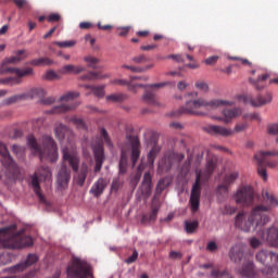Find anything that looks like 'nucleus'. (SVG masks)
<instances>
[{
    "instance_id": "nucleus-50",
    "label": "nucleus",
    "mask_w": 278,
    "mask_h": 278,
    "mask_svg": "<svg viewBox=\"0 0 278 278\" xmlns=\"http://www.w3.org/2000/svg\"><path fill=\"white\" fill-rule=\"evenodd\" d=\"M85 62L88 63L89 68H98L97 64H99V59L93 56H85Z\"/></svg>"
},
{
    "instance_id": "nucleus-5",
    "label": "nucleus",
    "mask_w": 278,
    "mask_h": 278,
    "mask_svg": "<svg viewBox=\"0 0 278 278\" xmlns=\"http://www.w3.org/2000/svg\"><path fill=\"white\" fill-rule=\"evenodd\" d=\"M0 242L4 249H25V247H31L34 239L25 235L22 230L17 233L12 232V228H0Z\"/></svg>"
},
{
    "instance_id": "nucleus-27",
    "label": "nucleus",
    "mask_w": 278,
    "mask_h": 278,
    "mask_svg": "<svg viewBox=\"0 0 278 278\" xmlns=\"http://www.w3.org/2000/svg\"><path fill=\"white\" fill-rule=\"evenodd\" d=\"M66 134H71V129L67 128L66 125L60 123L54 128V136L60 142L66 138Z\"/></svg>"
},
{
    "instance_id": "nucleus-4",
    "label": "nucleus",
    "mask_w": 278,
    "mask_h": 278,
    "mask_svg": "<svg viewBox=\"0 0 278 278\" xmlns=\"http://www.w3.org/2000/svg\"><path fill=\"white\" fill-rule=\"evenodd\" d=\"M127 142L122 147V154L119 160V175H125L127 173V166L129 164V157L132 166L138 164L140 160V139L138 136L129 135L126 137Z\"/></svg>"
},
{
    "instance_id": "nucleus-7",
    "label": "nucleus",
    "mask_w": 278,
    "mask_h": 278,
    "mask_svg": "<svg viewBox=\"0 0 278 278\" xmlns=\"http://www.w3.org/2000/svg\"><path fill=\"white\" fill-rule=\"evenodd\" d=\"M270 155H278V151H261L254 155L257 166V175L263 181H268V172L266 170V166L268 168H276L277 166V161H269L268 157H270Z\"/></svg>"
},
{
    "instance_id": "nucleus-28",
    "label": "nucleus",
    "mask_w": 278,
    "mask_h": 278,
    "mask_svg": "<svg viewBox=\"0 0 278 278\" xmlns=\"http://www.w3.org/2000/svg\"><path fill=\"white\" fill-rule=\"evenodd\" d=\"M269 78H270L269 74H263L258 76L256 80H254L253 78H250V84H252V86H255L256 90H264V88H266V79H269Z\"/></svg>"
},
{
    "instance_id": "nucleus-61",
    "label": "nucleus",
    "mask_w": 278,
    "mask_h": 278,
    "mask_svg": "<svg viewBox=\"0 0 278 278\" xmlns=\"http://www.w3.org/2000/svg\"><path fill=\"white\" fill-rule=\"evenodd\" d=\"M23 99V96L17 94L13 96L4 101L5 105H12V103H16V101H21Z\"/></svg>"
},
{
    "instance_id": "nucleus-12",
    "label": "nucleus",
    "mask_w": 278,
    "mask_h": 278,
    "mask_svg": "<svg viewBox=\"0 0 278 278\" xmlns=\"http://www.w3.org/2000/svg\"><path fill=\"white\" fill-rule=\"evenodd\" d=\"M256 260H257V262L263 264V266H266L268 275H273V273H275L274 268L278 264V254L277 253H275L273 251H268V250H261L256 254Z\"/></svg>"
},
{
    "instance_id": "nucleus-58",
    "label": "nucleus",
    "mask_w": 278,
    "mask_h": 278,
    "mask_svg": "<svg viewBox=\"0 0 278 278\" xmlns=\"http://www.w3.org/2000/svg\"><path fill=\"white\" fill-rule=\"evenodd\" d=\"M45 79L53 81L54 79H60V76H58V73H55L53 70H50L46 73Z\"/></svg>"
},
{
    "instance_id": "nucleus-23",
    "label": "nucleus",
    "mask_w": 278,
    "mask_h": 278,
    "mask_svg": "<svg viewBox=\"0 0 278 278\" xmlns=\"http://www.w3.org/2000/svg\"><path fill=\"white\" fill-rule=\"evenodd\" d=\"M173 160H175V156L173 154H165L161 161H159V173H168L170 168H173Z\"/></svg>"
},
{
    "instance_id": "nucleus-38",
    "label": "nucleus",
    "mask_w": 278,
    "mask_h": 278,
    "mask_svg": "<svg viewBox=\"0 0 278 278\" xmlns=\"http://www.w3.org/2000/svg\"><path fill=\"white\" fill-rule=\"evenodd\" d=\"M126 99L127 96L123 93H113L106 97V101H112V103H123Z\"/></svg>"
},
{
    "instance_id": "nucleus-63",
    "label": "nucleus",
    "mask_w": 278,
    "mask_h": 278,
    "mask_svg": "<svg viewBox=\"0 0 278 278\" xmlns=\"http://www.w3.org/2000/svg\"><path fill=\"white\" fill-rule=\"evenodd\" d=\"M136 260H138V252L134 250L132 254L128 258H126L125 262L126 264H134Z\"/></svg>"
},
{
    "instance_id": "nucleus-43",
    "label": "nucleus",
    "mask_w": 278,
    "mask_h": 278,
    "mask_svg": "<svg viewBox=\"0 0 278 278\" xmlns=\"http://www.w3.org/2000/svg\"><path fill=\"white\" fill-rule=\"evenodd\" d=\"M235 227L237 229H244V212L241 211L235 218Z\"/></svg>"
},
{
    "instance_id": "nucleus-40",
    "label": "nucleus",
    "mask_w": 278,
    "mask_h": 278,
    "mask_svg": "<svg viewBox=\"0 0 278 278\" xmlns=\"http://www.w3.org/2000/svg\"><path fill=\"white\" fill-rule=\"evenodd\" d=\"M79 97V92L77 91H68L67 93H64L60 97L61 103H66L68 101H73L74 99H77Z\"/></svg>"
},
{
    "instance_id": "nucleus-49",
    "label": "nucleus",
    "mask_w": 278,
    "mask_h": 278,
    "mask_svg": "<svg viewBox=\"0 0 278 278\" xmlns=\"http://www.w3.org/2000/svg\"><path fill=\"white\" fill-rule=\"evenodd\" d=\"M18 10H29V2L27 0H12Z\"/></svg>"
},
{
    "instance_id": "nucleus-42",
    "label": "nucleus",
    "mask_w": 278,
    "mask_h": 278,
    "mask_svg": "<svg viewBox=\"0 0 278 278\" xmlns=\"http://www.w3.org/2000/svg\"><path fill=\"white\" fill-rule=\"evenodd\" d=\"M185 229L187 233H194V231L199 229V222L198 220L185 222Z\"/></svg>"
},
{
    "instance_id": "nucleus-9",
    "label": "nucleus",
    "mask_w": 278,
    "mask_h": 278,
    "mask_svg": "<svg viewBox=\"0 0 278 278\" xmlns=\"http://www.w3.org/2000/svg\"><path fill=\"white\" fill-rule=\"evenodd\" d=\"M1 149L2 151L0 153V162L4 166V168H7L5 178L10 184H12L18 178V166L10 155V151H8V148H5V146H2Z\"/></svg>"
},
{
    "instance_id": "nucleus-33",
    "label": "nucleus",
    "mask_w": 278,
    "mask_h": 278,
    "mask_svg": "<svg viewBox=\"0 0 278 278\" xmlns=\"http://www.w3.org/2000/svg\"><path fill=\"white\" fill-rule=\"evenodd\" d=\"M106 77H110L109 75H103L100 72H89L88 74H85L80 77L83 81H92L94 79H105Z\"/></svg>"
},
{
    "instance_id": "nucleus-60",
    "label": "nucleus",
    "mask_w": 278,
    "mask_h": 278,
    "mask_svg": "<svg viewBox=\"0 0 278 278\" xmlns=\"http://www.w3.org/2000/svg\"><path fill=\"white\" fill-rule=\"evenodd\" d=\"M56 45L61 49H67V48H71V47H75V41H73V40H71V41H58Z\"/></svg>"
},
{
    "instance_id": "nucleus-52",
    "label": "nucleus",
    "mask_w": 278,
    "mask_h": 278,
    "mask_svg": "<svg viewBox=\"0 0 278 278\" xmlns=\"http://www.w3.org/2000/svg\"><path fill=\"white\" fill-rule=\"evenodd\" d=\"M195 88L198 90H201L202 92H207L210 90V86L207 85V83L203 81V80H199L195 83Z\"/></svg>"
},
{
    "instance_id": "nucleus-22",
    "label": "nucleus",
    "mask_w": 278,
    "mask_h": 278,
    "mask_svg": "<svg viewBox=\"0 0 278 278\" xmlns=\"http://www.w3.org/2000/svg\"><path fill=\"white\" fill-rule=\"evenodd\" d=\"M77 108H79V103L77 102L61 104L48 111V114H66V112H73V110H77Z\"/></svg>"
},
{
    "instance_id": "nucleus-64",
    "label": "nucleus",
    "mask_w": 278,
    "mask_h": 278,
    "mask_svg": "<svg viewBox=\"0 0 278 278\" xmlns=\"http://www.w3.org/2000/svg\"><path fill=\"white\" fill-rule=\"evenodd\" d=\"M268 134L271 136H277L278 134V124L269 125L268 126Z\"/></svg>"
},
{
    "instance_id": "nucleus-25",
    "label": "nucleus",
    "mask_w": 278,
    "mask_h": 278,
    "mask_svg": "<svg viewBox=\"0 0 278 278\" xmlns=\"http://www.w3.org/2000/svg\"><path fill=\"white\" fill-rule=\"evenodd\" d=\"M151 184H152L151 174L147 172L143 175V180L141 185V194H143V197H151Z\"/></svg>"
},
{
    "instance_id": "nucleus-51",
    "label": "nucleus",
    "mask_w": 278,
    "mask_h": 278,
    "mask_svg": "<svg viewBox=\"0 0 278 278\" xmlns=\"http://www.w3.org/2000/svg\"><path fill=\"white\" fill-rule=\"evenodd\" d=\"M131 61L135 64H147V62H149V58H147V55L144 54H140L138 56L132 58Z\"/></svg>"
},
{
    "instance_id": "nucleus-21",
    "label": "nucleus",
    "mask_w": 278,
    "mask_h": 278,
    "mask_svg": "<svg viewBox=\"0 0 278 278\" xmlns=\"http://www.w3.org/2000/svg\"><path fill=\"white\" fill-rule=\"evenodd\" d=\"M108 188V180L105 178H99L91 187L90 193L93 194L97 199L103 194Z\"/></svg>"
},
{
    "instance_id": "nucleus-29",
    "label": "nucleus",
    "mask_w": 278,
    "mask_h": 278,
    "mask_svg": "<svg viewBox=\"0 0 278 278\" xmlns=\"http://www.w3.org/2000/svg\"><path fill=\"white\" fill-rule=\"evenodd\" d=\"M85 68L81 66H75V65H64L61 70L60 73L63 75H79V73H84Z\"/></svg>"
},
{
    "instance_id": "nucleus-26",
    "label": "nucleus",
    "mask_w": 278,
    "mask_h": 278,
    "mask_svg": "<svg viewBox=\"0 0 278 278\" xmlns=\"http://www.w3.org/2000/svg\"><path fill=\"white\" fill-rule=\"evenodd\" d=\"M268 244L278 249V228L271 227L267 230V238Z\"/></svg>"
},
{
    "instance_id": "nucleus-2",
    "label": "nucleus",
    "mask_w": 278,
    "mask_h": 278,
    "mask_svg": "<svg viewBox=\"0 0 278 278\" xmlns=\"http://www.w3.org/2000/svg\"><path fill=\"white\" fill-rule=\"evenodd\" d=\"M214 170H216V162H214V160L207 161L204 172L201 169L195 170V181L192 185L189 200L192 214L199 212V207H201V186L207 184L210 177L214 174Z\"/></svg>"
},
{
    "instance_id": "nucleus-30",
    "label": "nucleus",
    "mask_w": 278,
    "mask_h": 278,
    "mask_svg": "<svg viewBox=\"0 0 278 278\" xmlns=\"http://www.w3.org/2000/svg\"><path fill=\"white\" fill-rule=\"evenodd\" d=\"M13 75H16V77H14L15 79H23V77H31V76H34V68H31V67H24V68L15 67Z\"/></svg>"
},
{
    "instance_id": "nucleus-17",
    "label": "nucleus",
    "mask_w": 278,
    "mask_h": 278,
    "mask_svg": "<svg viewBox=\"0 0 278 278\" xmlns=\"http://www.w3.org/2000/svg\"><path fill=\"white\" fill-rule=\"evenodd\" d=\"M223 116L216 117V121H219L220 123H225V125H229L233 118H238V116H241L242 109L235 108V109H224L222 112Z\"/></svg>"
},
{
    "instance_id": "nucleus-34",
    "label": "nucleus",
    "mask_w": 278,
    "mask_h": 278,
    "mask_svg": "<svg viewBox=\"0 0 278 278\" xmlns=\"http://www.w3.org/2000/svg\"><path fill=\"white\" fill-rule=\"evenodd\" d=\"M253 201H255V191L251 186L244 187V203L245 205H252Z\"/></svg>"
},
{
    "instance_id": "nucleus-44",
    "label": "nucleus",
    "mask_w": 278,
    "mask_h": 278,
    "mask_svg": "<svg viewBox=\"0 0 278 278\" xmlns=\"http://www.w3.org/2000/svg\"><path fill=\"white\" fill-rule=\"evenodd\" d=\"M244 277L254 278L255 277V265L253 262H249L244 268Z\"/></svg>"
},
{
    "instance_id": "nucleus-18",
    "label": "nucleus",
    "mask_w": 278,
    "mask_h": 278,
    "mask_svg": "<svg viewBox=\"0 0 278 278\" xmlns=\"http://www.w3.org/2000/svg\"><path fill=\"white\" fill-rule=\"evenodd\" d=\"M38 262V255L36 254H28L25 262L20 263L9 269H5L8 273L14 274V273H21L25 270V268H29V266H34Z\"/></svg>"
},
{
    "instance_id": "nucleus-32",
    "label": "nucleus",
    "mask_w": 278,
    "mask_h": 278,
    "mask_svg": "<svg viewBox=\"0 0 278 278\" xmlns=\"http://www.w3.org/2000/svg\"><path fill=\"white\" fill-rule=\"evenodd\" d=\"M157 212H160V208L153 206L150 214H143L141 217L142 225H147V223H155L157 219Z\"/></svg>"
},
{
    "instance_id": "nucleus-48",
    "label": "nucleus",
    "mask_w": 278,
    "mask_h": 278,
    "mask_svg": "<svg viewBox=\"0 0 278 278\" xmlns=\"http://www.w3.org/2000/svg\"><path fill=\"white\" fill-rule=\"evenodd\" d=\"M105 86H98V87H92V92L94 97H98L99 99L105 97Z\"/></svg>"
},
{
    "instance_id": "nucleus-55",
    "label": "nucleus",
    "mask_w": 278,
    "mask_h": 278,
    "mask_svg": "<svg viewBox=\"0 0 278 278\" xmlns=\"http://www.w3.org/2000/svg\"><path fill=\"white\" fill-rule=\"evenodd\" d=\"M12 151L17 157H23V154L25 153V149L21 146L13 144Z\"/></svg>"
},
{
    "instance_id": "nucleus-41",
    "label": "nucleus",
    "mask_w": 278,
    "mask_h": 278,
    "mask_svg": "<svg viewBox=\"0 0 278 278\" xmlns=\"http://www.w3.org/2000/svg\"><path fill=\"white\" fill-rule=\"evenodd\" d=\"M21 81V79L15 77L0 78V84H2V86H18Z\"/></svg>"
},
{
    "instance_id": "nucleus-37",
    "label": "nucleus",
    "mask_w": 278,
    "mask_h": 278,
    "mask_svg": "<svg viewBox=\"0 0 278 278\" xmlns=\"http://www.w3.org/2000/svg\"><path fill=\"white\" fill-rule=\"evenodd\" d=\"M8 64H10V62H8V59H5L1 65H0V75H10V74H14V71L16 67H10L8 66Z\"/></svg>"
},
{
    "instance_id": "nucleus-53",
    "label": "nucleus",
    "mask_w": 278,
    "mask_h": 278,
    "mask_svg": "<svg viewBox=\"0 0 278 278\" xmlns=\"http://www.w3.org/2000/svg\"><path fill=\"white\" fill-rule=\"evenodd\" d=\"M244 67L247 68L248 73H250L251 75H255L257 68L255 67V65H253V63H251L249 60H244Z\"/></svg>"
},
{
    "instance_id": "nucleus-1",
    "label": "nucleus",
    "mask_w": 278,
    "mask_h": 278,
    "mask_svg": "<svg viewBox=\"0 0 278 278\" xmlns=\"http://www.w3.org/2000/svg\"><path fill=\"white\" fill-rule=\"evenodd\" d=\"M236 105L233 101L213 99H198L189 100L184 106L179 109V114H190L191 116H205L210 110H216L218 108H232ZM206 110V111H203Z\"/></svg>"
},
{
    "instance_id": "nucleus-19",
    "label": "nucleus",
    "mask_w": 278,
    "mask_h": 278,
    "mask_svg": "<svg viewBox=\"0 0 278 278\" xmlns=\"http://www.w3.org/2000/svg\"><path fill=\"white\" fill-rule=\"evenodd\" d=\"M93 155L96 161L94 173H100L103 167V162H105V152L103 151V146H97L93 148Z\"/></svg>"
},
{
    "instance_id": "nucleus-47",
    "label": "nucleus",
    "mask_w": 278,
    "mask_h": 278,
    "mask_svg": "<svg viewBox=\"0 0 278 278\" xmlns=\"http://www.w3.org/2000/svg\"><path fill=\"white\" fill-rule=\"evenodd\" d=\"M233 199L236 203H244V187H240V189L235 193Z\"/></svg>"
},
{
    "instance_id": "nucleus-6",
    "label": "nucleus",
    "mask_w": 278,
    "mask_h": 278,
    "mask_svg": "<svg viewBox=\"0 0 278 278\" xmlns=\"http://www.w3.org/2000/svg\"><path fill=\"white\" fill-rule=\"evenodd\" d=\"M166 86H170V81H164V83H157L152 85H142V84H136V85H128V90L130 92H138L137 88H144V93L142 96V100L144 103H148V105H154L156 108H160V102L155 99V93H153V90H160V88H166Z\"/></svg>"
},
{
    "instance_id": "nucleus-36",
    "label": "nucleus",
    "mask_w": 278,
    "mask_h": 278,
    "mask_svg": "<svg viewBox=\"0 0 278 278\" xmlns=\"http://www.w3.org/2000/svg\"><path fill=\"white\" fill-rule=\"evenodd\" d=\"M25 50H17L14 56L8 58L7 62L10 64H18L22 60H25Z\"/></svg>"
},
{
    "instance_id": "nucleus-13",
    "label": "nucleus",
    "mask_w": 278,
    "mask_h": 278,
    "mask_svg": "<svg viewBox=\"0 0 278 278\" xmlns=\"http://www.w3.org/2000/svg\"><path fill=\"white\" fill-rule=\"evenodd\" d=\"M62 153L64 162H67L73 172L77 173L79 170V154H77V150L74 147H65L62 149Z\"/></svg>"
},
{
    "instance_id": "nucleus-57",
    "label": "nucleus",
    "mask_w": 278,
    "mask_h": 278,
    "mask_svg": "<svg viewBox=\"0 0 278 278\" xmlns=\"http://www.w3.org/2000/svg\"><path fill=\"white\" fill-rule=\"evenodd\" d=\"M229 186L226 185L225 182H223V185H219L217 187V192L218 194H223L224 197H227V194H229Z\"/></svg>"
},
{
    "instance_id": "nucleus-11",
    "label": "nucleus",
    "mask_w": 278,
    "mask_h": 278,
    "mask_svg": "<svg viewBox=\"0 0 278 278\" xmlns=\"http://www.w3.org/2000/svg\"><path fill=\"white\" fill-rule=\"evenodd\" d=\"M38 177H40L41 179H49V177H51V169L49 168V166L39 167L31 179L33 190L35 194H37L40 203H47V199L45 198L42 192H40V181L38 180Z\"/></svg>"
},
{
    "instance_id": "nucleus-31",
    "label": "nucleus",
    "mask_w": 278,
    "mask_h": 278,
    "mask_svg": "<svg viewBox=\"0 0 278 278\" xmlns=\"http://www.w3.org/2000/svg\"><path fill=\"white\" fill-rule=\"evenodd\" d=\"M86 177H88V164L83 163L80 167V172L76 177L77 186H84V184H86Z\"/></svg>"
},
{
    "instance_id": "nucleus-56",
    "label": "nucleus",
    "mask_w": 278,
    "mask_h": 278,
    "mask_svg": "<svg viewBox=\"0 0 278 278\" xmlns=\"http://www.w3.org/2000/svg\"><path fill=\"white\" fill-rule=\"evenodd\" d=\"M218 60H220V56L218 55L208 56L204 60V64H206L207 66H214V64H216Z\"/></svg>"
},
{
    "instance_id": "nucleus-59",
    "label": "nucleus",
    "mask_w": 278,
    "mask_h": 278,
    "mask_svg": "<svg viewBox=\"0 0 278 278\" xmlns=\"http://www.w3.org/2000/svg\"><path fill=\"white\" fill-rule=\"evenodd\" d=\"M30 97L31 99H34V97H45V89L42 88L31 89Z\"/></svg>"
},
{
    "instance_id": "nucleus-39",
    "label": "nucleus",
    "mask_w": 278,
    "mask_h": 278,
    "mask_svg": "<svg viewBox=\"0 0 278 278\" xmlns=\"http://www.w3.org/2000/svg\"><path fill=\"white\" fill-rule=\"evenodd\" d=\"M170 186V181L167 178H162L156 185V194H162L166 188Z\"/></svg>"
},
{
    "instance_id": "nucleus-35",
    "label": "nucleus",
    "mask_w": 278,
    "mask_h": 278,
    "mask_svg": "<svg viewBox=\"0 0 278 278\" xmlns=\"http://www.w3.org/2000/svg\"><path fill=\"white\" fill-rule=\"evenodd\" d=\"M31 66H51L53 65V60L50 58H39L30 61Z\"/></svg>"
},
{
    "instance_id": "nucleus-8",
    "label": "nucleus",
    "mask_w": 278,
    "mask_h": 278,
    "mask_svg": "<svg viewBox=\"0 0 278 278\" xmlns=\"http://www.w3.org/2000/svg\"><path fill=\"white\" fill-rule=\"evenodd\" d=\"M269 210L270 207L266 205H257L252 210L251 215L248 219L250 225H252V227H255L256 231L261 233L262 238H264V226L268 225V223L270 222V217H268V215H265L264 213L268 212Z\"/></svg>"
},
{
    "instance_id": "nucleus-15",
    "label": "nucleus",
    "mask_w": 278,
    "mask_h": 278,
    "mask_svg": "<svg viewBox=\"0 0 278 278\" xmlns=\"http://www.w3.org/2000/svg\"><path fill=\"white\" fill-rule=\"evenodd\" d=\"M71 184V169L62 165L56 174V186L59 190H66Z\"/></svg>"
},
{
    "instance_id": "nucleus-3",
    "label": "nucleus",
    "mask_w": 278,
    "mask_h": 278,
    "mask_svg": "<svg viewBox=\"0 0 278 278\" xmlns=\"http://www.w3.org/2000/svg\"><path fill=\"white\" fill-rule=\"evenodd\" d=\"M27 144L36 155H39L40 160H49V162H58V144L53 137L46 135L42 137V148L38 144L36 137L29 135L27 137Z\"/></svg>"
},
{
    "instance_id": "nucleus-16",
    "label": "nucleus",
    "mask_w": 278,
    "mask_h": 278,
    "mask_svg": "<svg viewBox=\"0 0 278 278\" xmlns=\"http://www.w3.org/2000/svg\"><path fill=\"white\" fill-rule=\"evenodd\" d=\"M204 131L210 136H222L223 138L233 136V130L224 126L208 125L204 127Z\"/></svg>"
},
{
    "instance_id": "nucleus-10",
    "label": "nucleus",
    "mask_w": 278,
    "mask_h": 278,
    "mask_svg": "<svg viewBox=\"0 0 278 278\" xmlns=\"http://www.w3.org/2000/svg\"><path fill=\"white\" fill-rule=\"evenodd\" d=\"M67 277L71 278H88L92 277L90 265L86 261L73 258L72 264L66 268Z\"/></svg>"
},
{
    "instance_id": "nucleus-46",
    "label": "nucleus",
    "mask_w": 278,
    "mask_h": 278,
    "mask_svg": "<svg viewBox=\"0 0 278 278\" xmlns=\"http://www.w3.org/2000/svg\"><path fill=\"white\" fill-rule=\"evenodd\" d=\"M237 179H238V173L233 172L225 176L224 184L226 186H231V184H233V181H236Z\"/></svg>"
},
{
    "instance_id": "nucleus-62",
    "label": "nucleus",
    "mask_w": 278,
    "mask_h": 278,
    "mask_svg": "<svg viewBox=\"0 0 278 278\" xmlns=\"http://www.w3.org/2000/svg\"><path fill=\"white\" fill-rule=\"evenodd\" d=\"M60 18H62V17L60 16V14H58V13H52V14H50V15L47 17V21H48V23H60Z\"/></svg>"
},
{
    "instance_id": "nucleus-54",
    "label": "nucleus",
    "mask_w": 278,
    "mask_h": 278,
    "mask_svg": "<svg viewBox=\"0 0 278 278\" xmlns=\"http://www.w3.org/2000/svg\"><path fill=\"white\" fill-rule=\"evenodd\" d=\"M100 134H101V138L104 140L105 144L108 147H112V140L110 139V135H108V130H105V128H102Z\"/></svg>"
},
{
    "instance_id": "nucleus-20",
    "label": "nucleus",
    "mask_w": 278,
    "mask_h": 278,
    "mask_svg": "<svg viewBox=\"0 0 278 278\" xmlns=\"http://www.w3.org/2000/svg\"><path fill=\"white\" fill-rule=\"evenodd\" d=\"M229 257L235 264H240L244 257V245L236 244L229 252Z\"/></svg>"
},
{
    "instance_id": "nucleus-24",
    "label": "nucleus",
    "mask_w": 278,
    "mask_h": 278,
    "mask_svg": "<svg viewBox=\"0 0 278 278\" xmlns=\"http://www.w3.org/2000/svg\"><path fill=\"white\" fill-rule=\"evenodd\" d=\"M160 151H161V148H160V146H157V140L153 139V147L150 150V152L148 153L147 166H149V168H153V166L155 164V160H156L157 155H160Z\"/></svg>"
},
{
    "instance_id": "nucleus-45",
    "label": "nucleus",
    "mask_w": 278,
    "mask_h": 278,
    "mask_svg": "<svg viewBox=\"0 0 278 278\" xmlns=\"http://www.w3.org/2000/svg\"><path fill=\"white\" fill-rule=\"evenodd\" d=\"M70 122L73 123L74 125H76V127L78 129H87L86 122H84V119H81V118H79L77 116L71 117Z\"/></svg>"
},
{
    "instance_id": "nucleus-14",
    "label": "nucleus",
    "mask_w": 278,
    "mask_h": 278,
    "mask_svg": "<svg viewBox=\"0 0 278 278\" xmlns=\"http://www.w3.org/2000/svg\"><path fill=\"white\" fill-rule=\"evenodd\" d=\"M273 102V93L266 92L264 96H258L256 99L251 94H247L244 97L245 105H251L252 108H262V105H266Z\"/></svg>"
}]
</instances>
